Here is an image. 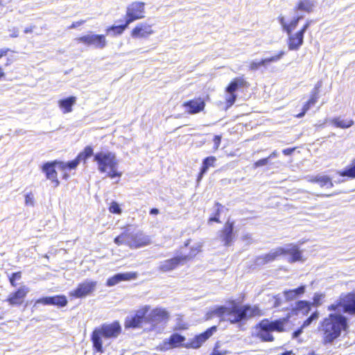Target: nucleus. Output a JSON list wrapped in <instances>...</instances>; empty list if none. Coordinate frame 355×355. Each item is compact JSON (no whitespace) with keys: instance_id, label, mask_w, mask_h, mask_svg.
<instances>
[{"instance_id":"obj_1","label":"nucleus","mask_w":355,"mask_h":355,"mask_svg":"<svg viewBox=\"0 0 355 355\" xmlns=\"http://www.w3.org/2000/svg\"><path fill=\"white\" fill-rule=\"evenodd\" d=\"M227 304L229 306H216L211 311V314L232 324L245 322L251 318L263 315L259 304H246L241 306L235 300H229Z\"/></svg>"},{"instance_id":"obj_2","label":"nucleus","mask_w":355,"mask_h":355,"mask_svg":"<svg viewBox=\"0 0 355 355\" xmlns=\"http://www.w3.org/2000/svg\"><path fill=\"white\" fill-rule=\"evenodd\" d=\"M349 329L348 319L346 316L332 312L324 318L320 322L318 330L322 337L324 345H331L338 340L343 332Z\"/></svg>"},{"instance_id":"obj_3","label":"nucleus","mask_w":355,"mask_h":355,"mask_svg":"<svg viewBox=\"0 0 355 355\" xmlns=\"http://www.w3.org/2000/svg\"><path fill=\"white\" fill-rule=\"evenodd\" d=\"M289 319V315L274 320L263 318L253 327L251 337L260 343H273L275 340L273 333L286 331Z\"/></svg>"},{"instance_id":"obj_4","label":"nucleus","mask_w":355,"mask_h":355,"mask_svg":"<svg viewBox=\"0 0 355 355\" xmlns=\"http://www.w3.org/2000/svg\"><path fill=\"white\" fill-rule=\"evenodd\" d=\"M302 19V17L296 16L288 22L284 16L282 15L277 17L282 30L288 35L287 46L289 51H298L300 49L304 43V33L311 24L312 21L307 20L299 31L293 33V31L297 28Z\"/></svg>"},{"instance_id":"obj_5","label":"nucleus","mask_w":355,"mask_h":355,"mask_svg":"<svg viewBox=\"0 0 355 355\" xmlns=\"http://www.w3.org/2000/svg\"><path fill=\"white\" fill-rule=\"evenodd\" d=\"M121 326L118 320H115L110 324L104 323L100 327L95 328L91 334V341L94 352L103 354L104 349L102 338H116L121 334Z\"/></svg>"},{"instance_id":"obj_6","label":"nucleus","mask_w":355,"mask_h":355,"mask_svg":"<svg viewBox=\"0 0 355 355\" xmlns=\"http://www.w3.org/2000/svg\"><path fill=\"white\" fill-rule=\"evenodd\" d=\"M94 161L96 162L98 171L106 173L107 178L114 179L122 176V172L118 170V160L114 153L98 152L94 155Z\"/></svg>"},{"instance_id":"obj_7","label":"nucleus","mask_w":355,"mask_h":355,"mask_svg":"<svg viewBox=\"0 0 355 355\" xmlns=\"http://www.w3.org/2000/svg\"><path fill=\"white\" fill-rule=\"evenodd\" d=\"M201 248L202 245L198 244L191 247L187 254L174 256L162 261L158 266V270L162 272H167L178 268L179 266L193 259L201 252Z\"/></svg>"},{"instance_id":"obj_8","label":"nucleus","mask_w":355,"mask_h":355,"mask_svg":"<svg viewBox=\"0 0 355 355\" xmlns=\"http://www.w3.org/2000/svg\"><path fill=\"white\" fill-rule=\"evenodd\" d=\"M327 310L339 313L342 311L343 313L355 315V293L349 292L342 294L337 300L327 306Z\"/></svg>"},{"instance_id":"obj_9","label":"nucleus","mask_w":355,"mask_h":355,"mask_svg":"<svg viewBox=\"0 0 355 355\" xmlns=\"http://www.w3.org/2000/svg\"><path fill=\"white\" fill-rule=\"evenodd\" d=\"M150 311V306H141L135 311L133 315L127 317L124 321L125 329H140L143 324L148 322L147 315Z\"/></svg>"},{"instance_id":"obj_10","label":"nucleus","mask_w":355,"mask_h":355,"mask_svg":"<svg viewBox=\"0 0 355 355\" xmlns=\"http://www.w3.org/2000/svg\"><path fill=\"white\" fill-rule=\"evenodd\" d=\"M250 86L249 83L243 76L236 77L233 78L228 85L225 87V92L229 96L225 99V103L227 107H231L236 101V91L239 88H248Z\"/></svg>"},{"instance_id":"obj_11","label":"nucleus","mask_w":355,"mask_h":355,"mask_svg":"<svg viewBox=\"0 0 355 355\" xmlns=\"http://www.w3.org/2000/svg\"><path fill=\"white\" fill-rule=\"evenodd\" d=\"M146 16V3L143 1H135L130 3L127 8L125 20L129 24L142 19Z\"/></svg>"},{"instance_id":"obj_12","label":"nucleus","mask_w":355,"mask_h":355,"mask_svg":"<svg viewBox=\"0 0 355 355\" xmlns=\"http://www.w3.org/2000/svg\"><path fill=\"white\" fill-rule=\"evenodd\" d=\"M218 239L223 244L227 247L230 246L235 240L234 221L227 219L223 227L218 232Z\"/></svg>"},{"instance_id":"obj_13","label":"nucleus","mask_w":355,"mask_h":355,"mask_svg":"<svg viewBox=\"0 0 355 355\" xmlns=\"http://www.w3.org/2000/svg\"><path fill=\"white\" fill-rule=\"evenodd\" d=\"M29 291L27 286L21 285L7 296L6 302L11 306H20L25 302Z\"/></svg>"},{"instance_id":"obj_14","label":"nucleus","mask_w":355,"mask_h":355,"mask_svg":"<svg viewBox=\"0 0 355 355\" xmlns=\"http://www.w3.org/2000/svg\"><path fill=\"white\" fill-rule=\"evenodd\" d=\"M186 338L178 333L172 334L168 338L164 340L158 346V349L166 352L174 348L184 347Z\"/></svg>"},{"instance_id":"obj_15","label":"nucleus","mask_w":355,"mask_h":355,"mask_svg":"<svg viewBox=\"0 0 355 355\" xmlns=\"http://www.w3.org/2000/svg\"><path fill=\"white\" fill-rule=\"evenodd\" d=\"M217 331L216 326H212L207 329L204 332L196 335L190 339L184 345L187 349L200 348L212 335Z\"/></svg>"},{"instance_id":"obj_16","label":"nucleus","mask_w":355,"mask_h":355,"mask_svg":"<svg viewBox=\"0 0 355 355\" xmlns=\"http://www.w3.org/2000/svg\"><path fill=\"white\" fill-rule=\"evenodd\" d=\"M95 281H85L78 284L76 288L69 293V296L73 298H83L91 295L96 286Z\"/></svg>"},{"instance_id":"obj_17","label":"nucleus","mask_w":355,"mask_h":355,"mask_svg":"<svg viewBox=\"0 0 355 355\" xmlns=\"http://www.w3.org/2000/svg\"><path fill=\"white\" fill-rule=\"evenodd\" d=\"M170 318L169 313L163 308H155L147 315L148 323L152 324V329L161 322H166Z\"/></svg>"},{"instance_id":"obj_18","label":"nucleus","mask_w":355,"mask_h":355,"mask_svg":"<svg viewBox=\"0 0 355 355\" xmlns=\"http://www.w3.org/2000/svg\"><path fill=\"white\" fill-rule=\"evenodd\" d=\"M58 160H53L44 163L41 169L45 174L46 178L51 180L54 187H58L60 185V181L58 178V172L55 170V166H58Z\"/></svg>"},{"instance_id":"obj_19","label":"nucleus","mask_w":355,"mask_h":355,"mask_svg":"<svg viewBox=\"0 0 355 355\" xmlns=\"http://www.w3.org/2000/svg\"><path fill=\"white\" fill-rule=\"evenodd\" d=\"M283 253H284V248H277L268 253L257 256L254 259L255 264L257 266H263L273 262L282 257Z\"/></svg>"},{"instance_id":"obj_20","label":"nucleus","mask_w":355,"mask_h":355,"mask_svg":"<svg viewBox=\"0 0 355 355\" xmlns=\"http://www.w3.org/2000/svg\"><path fill=\"white\" fill-rule=\"evenodd\" d=\"M150 243V238L140 231L132 233L130 239L127 242V245L131 249H137L148 245Z\"/></svg>"},{"instance_id":"obj_21","label":"nucleus","mask_w":355,"mask_h":355,"mask_svg":"<svg viewBox=\"0 0 355 355\" xmlns=\"http://www.w3.org/2000/svg\"><path fill=\"white\" fill-rule=\"evenodd\" d=\"M205 101L201 98H195L183 103L182 106L189 114H196L202 112L205 108Z\"/></svg>"},{"instance_id":"obj_22","label":"nucleus","mask_w":355,"mask_h":355,"mask_svg":"<svg viewBox=\"0 0 355 355\" xmlns=\"http://www.w3.org/2000/svg\"><path fill=\"white\" fill-rule=\"evenodd\" d=\"M154 33L153 26L146 23L137 24L130 31V36L134 39L147 38Z\"/></svg>"},{"instance_id":"obj_23","label":"nucleus","mask_w":355,"mask_h":355,"mask_svg":"<svg viewBox=\"0 0 355 355\" xmlns=\"http://www.w3.org/2000/svg\"><path fill=\"white\" fill-rule=\"evenodd\" d=\"M35 303L42 304L43 305H54L58 307H64L67 306L68 301L65 295H58L40 297L36 300Z\"/></svg>"},{"instance_id":"obj_24","label":"nucleus","mask_w":355,"mask_h":355,"mask_svg":"<svg viewBox=\"0 0 355 355\" xmlns=\"http://www.w3.org/2000/svg\"><path fill=\"white\" fill-rule=\"evenodd\" d=\"M137 275V272H136L119 273L109 277L106 281V285L107 286H113L122 281L135 279Z\"/></svg>"},{"instance_id":"obj_25","label":"nucleus","mask_w":355,"mask_h":355,"mask_svg":"<svg viewBox=\"0 0 355 355\" xmlns=\"http://www.w3.org/2000/svg\"><path fill=\"white\" fill-rule=\"evenodd\" d=\"M330 121L335 128L340 129H347L354 125V119L352 117L346 116V115L334 117Z\"/></svg>"},{"instance_id":"obj_26","label":"nucleus","mask_w":355,"mask_h":355,"mask_svg":"<svg viewBox=\"0 0 355 355\" xmlns=\"http://www.w3.org/2000/svg\"><path fill=\"white\" fill-rule=\"evenodd\" d=\"M288 248H284V253H283V256L289 254L290 257L288 259V261L290 263H294L296 261H301L302 259V252L300 250L299 247L294 244H290L288 245Z\"/></svg>"},{"instance_id":"obj_27","label":"nucleus","mask_w":355,"mask_h":355,"mask_svg":"<svg viewBox=\"0 0 355 355\" xmlns=\"http://www.w3.org/2000/svg\"><path fill=\"white\" fill-rule=\"evenodd\" d=\"M315 2L313 0H299L294 7L295 12L311 13L314 10Z\"/></svg>"},{"instance_id":"obj_28","label":"nucleus","mask_w":355,"mask_h":355,"mask_svg":"<svg viewBox=\"0 0 355 355\" xmlns=\"http://www.w3.org/2000/svg\"><path fill=\"white\" fill-rule=\"evenodd\" d=\"M309 181L311 183L318 184L320 187L332 188L334 187L331 178L327 175L312 176Z\"/></svg>"},{"instance_id":"obj_29","label":"nucleus","mask_w":355,"mask_h":355,"mask_svg":"<svg viewBox=\"0 0 355 355\" xmlns=\"http://www.w3.org/2000/svg\"><path fill=\"white\" fill-rule=\"evenodd\" d=\"M306 286L302 285L294 289L284 291L283 294L287 301H292L304 294Z\"/></svg>"},{"instance_id":"obj_30","label":"nucleus","mask_w":355,"mask_h":355,"mask_svg":"<svg viewBox=\"0 0 355 355\" xmlns=\"http://www.w3.org/2000/svg\"><path fill=\"white\" fill-rule=\"evenodd\" d=\"M76 102V97L69 96L58 101V104L64 114L69 113L72 111V107Z\"/></svg>"},{"instance_id":"obj_31","label":"nucleus","mask_w":355,"mask_h":355,"mask_svg":"<svg viewBox=\"0 0 355 355\" xmlns=\"http://www.w3.org/2000/svg\"><path fill=\"white\" fill-rule=\"evenodd\" d=\"M130 227V225L125 226L123 228V232L119 235H118L117 236H116L114 238V242L116 245H118V246H120L121 245H127V242H128V239H130L132 236V232L130 231V228H129Z\"/></svg>"},{"instance_id":"obj_32","label":"nucleus","mask_w":355,"mask_h":355,"mask_svg":"<svg viewBox=\"0 0 355 355\" xmlns=\"http://www.w3.org/2000/svg\"><path fill=\"white\" fill-rule=\"evenodd\" d=\"M338 175L340 177L345 178L346 180L355 179V158L353 159L351 163L347 166L343 170L337 172Z\"/></svg>"},{"instance_id":"obj_33","label":"nucleus","mask_w":355,"mask_h":355,"mask_svg":"<svg viewBox=\"0 0 355 355\" xmlns=\"http://www.w3.org/2000/svg\"><path fill=\"white\" fill-rule=\"evenodd\" d=\"M214 212L209 216L208 218V223H220V214L223 212L224 209V206L219 202H215L214 204Z\"/></svg>"},{"instance_id":"obj_34","label":"nucleus","mask_w":355,"mask_h":355,"mask_svg":"<svg viewBox=\"0 0 355 355\" xmlns=\"http://www.w3.org/2000/svg\"><path fill=\"white\" fill-rule=\"evenodd\" d=\"M319 98V89L318 87H315L309 96V98L304 103L302 108L304 110L309 111L311 107L315 105Z\"/></svg>"},{"instance_id":"obj_35","label":"nucleus","mask_w":355,"mask_h":355,"mask_svg":"<svg viewBox=\"0 0 355 355\" xmlns=\"http://www.w3.org/2000/svg\"><path fill=\"white\" fill-rule=\"evenodd\" d=\"M312 304L306 300H299L295 303L294 311L301 312L303 315H307L311 309Z\"/></svg>"},{"instance_id":"obj_36","label":"nucleus","mask_w":355,"mask_h":355,"mask_svg":"<svg viewBox=\"0 0 355 355\" xmlns=\"http://www.w3.org/2000/svg\"><path fill=\"white\" fill-rule=\"evenodd\" d=\"M92 45L98 49H103L107 46L106 37L102 34L92 35Z\"/></svg>"},{"instance_id":"obj_37","label":"nucleus","mask_w":355,"mask_h":355,"mask_svg":"<svg viewBox=\"0 0 355 355\" xmlns=\"http://www.w3.org/2000/svg\"><path fill=\"white\" fill-rule=\"evenodd\" d=\"M93 148L91 146H87L77 155L76 157L79 162H83V163H85L87 159L93 155Z\"/></svg>"},{"instance_id":"obj_38","label":"nucleus","mask_w":355,"mask_h":355,"mask_svg":"<svg viewBox=\"0 0 355 355\" xmlns=\"http://www.w3.org/2000/svg\"><path fill=\"white\" fill-rule=\"evenodd\" d=\"M129 24L124 19V22L120 25H112L106 29V32H113L114 35H120L128 28Z\"/></svg>"},{"instance_id":"obj_39","label":"nucleus","mask_w":355,"mask_h":355,"mask_svg":"<svg viewBox=\"0 0 355 355\" xmlns=\"http://www.w3.org/2000/svg\"><path fill=\"white\" fill-rule=\"evenodd\" d=\"M284 55H285L284 51H279L276 55H274L269 58H263L261 60H259L260 66H261V67H266V66L268 64H270V62H277L279 60H281Z\"/></svg>"},{"instance_id":"obj_40","label":"nucleus","mask_w":355,"mask_h":355,"mask_svg":"<svg viewBox=\"0 0 355 355\" xmlns=\"http://www.w3.org/2000/svg\"><path fill=\"white\" fill-rule=\"evenodd\" d=\"M80 164L78 160L75 157L73 160H71L68 162H64L62 161H59L58 163V167L61 171H66V170H72L76 169L78 166V165Z\"/></svg>"},{"instance_id":"obj_41","label":"nucleus","mask_w":355,"mask_h":355,"mask_svg":"<svg viewBox=\"0 0 355 355\" xmlns=\"http://www.w3.org/2000/svg\"><path fill=\"white\" fill-rule=\"evenodd\" d=\"M216 157L215 156H209L203 159L201 168L207 171L210 167H214L216 166Z\"/></svg>"},{"instance_id":"obj_42","label":"nucleus","mask_w":355,"mask_h":355,"mask_svg":"<svg viewBox=\"0 0 355 355\" xmlns=\"http://www.w3.org/2000/svg\"><path fill=\"white\" fill-rule=\"evenodd\" d=\"M21 278H22V272L21 271H17V272H12L8 277V282L12 288H16L17 286V285H18L17 282L21 280Z\"/></svg>"},{"instance_id":"obj_43","label":"nucleus","mask_w":355,"mask_h":355,"mask_svg":"<svg viewBox=\"0 0 355 355\" xmlns=\"http://www.w3.org/2000/svg\"><path fill=\"white\" fill-rule=\"evenodd\" d=\"M324 297V293H315L313 295V301L311 302V304H312V306L315 307L320 306V305H322Z\"/></svg>"},{"instance_id":"obj_44","label":"nucleus","mask_w":355,"mask_h":355,"mask_svg":"<svg viewBox=\"0 0 355 355\" xmlns=\"http://www.w3.org/2000/svg\"><path fill=\"white\" fill-rule=\"evenodd\" d=\"M319 318V313L315 311L312 313L302 323V328H306L311 325L313 321H315Z\"/></svg>"},{"instance_id":"obj_45","label":"nucleus","mask_w":355,"mask_h":355,"mask_svg":"<svg viewBox=\"0 0 355 355\" xmlns=\"http://www.w3.org/2000/svg\"><path fill=\"white\" fill-rule=\"evenodd\" d=\"M76 41L78 43H81L87 46H92V35H85L76 37Z\"/></svg>"},{"instance_id":"obj_46","label":"nucleus","mask_w":355,"mask_h":355,"mask_svg":"<svg viewBox=\"0 0 355 355\" xmlns=\"http://www.w3.org/2000/svg\"><path fill=\"white\" fill-rule=\"evenodd\" d=\"M109 211L110 213L115 214H121L122 212L121 209L119 207V205L115 201L111 202L109 207Z\"/></svg>"},{"instance_id":"obj_47","label":"nucleus","mask_w":355,"mask_h":355,"mask_svg":"<svg viewBox=\"0 0 355 355\" xmlns=\"http://www.w3.org/2000/svg\"><path fill=\"white\" fill-rule=\"evenodd\" d=\"M268 163H269L268 158L266 157V158L260 159L256 161L255 162H254L253 168H257L258 167H261V166L267 165Z\"/></svg>"},{"instance_id":"obj_48","label":"nucleus","mask_w":355,"mask_h":355,"mask_svg":"<svg viewBox=\"0 0 355 355\" xmlns=\"http://www.w3.org/2000/svg\"><path fill=\"white\" fill-rule=\"evenodd\" d=\"M222 136L221 135H215L213 138L214 142V150H217L219 148V146L221 143Z\"/></svg>"},{"instance_id":"obj_49","label":"nucleus","mask_w":355,"mask_h":355,"mask_svg":"<svg viewBox=\"0 0 355 355\" xmlns=\"http://www.w3.org/2000/svg\"><path fill=\"white\" fill-rule=\"evenodd\" d=\"M230 352L228 351H226V350H224V351H220L218 349V345H215L214 349H213V351L212 352L209 354V355H227Z\"/></svg>"},{"instance_id":"obj_50","label":"nucleus","mask_w":355,"mask_h":355,"mask_svg":"<svg viewBox=\"0 0 355 355\" xmlns=\"http://www.w3.org/2000/svg\"><path fill=\"white\" fill-rule=\"evenodd\" d=\"M25 203L26 205L33 206L34 205V196L33 194L30 192L25 196Z\"/></svg>"},{"instance_id":"obj_51","label":"nucleus","mask_w":355,"mask_h":355,"mask_svg":"<svg viewBox=\"0 0 355 355\" xmlns=\"http://www.w3.org/2000/svg\"><path fill=\"white\" fill-rule=\"evenodd\" d=\"M261 67L259 61H252L248 66L249 70L257 71Z\"/></svg>"},{"instance_id":"obj_52","label":"nucleus","mask_w":355,"mask_h":355,"mask_svg":"<svg viewBox=\"0 0 355 355\" xmlns=\"http://www.w3.org/2000/svg\"><path fill=\"white\" fill-rule=\"evenodd\" d=\"M85 22H86V20H83V19H81V20H79L77 21H73L71 24L70 26H69L68 28L69 29L76 28L77 27L83 25Z\"/></svg>"},{"instance_id":"obj_53","label":"nucleus","mask_w":355,"mask_h":355,"mask_svg":"<svg viewBox=\"0 0 355 355\" xmlns=\"http://www.w3.org/2000/svg\"><path fill=\"white\" fill-rule=\"evenodd\" d=\"M304 328H302V325H301L298 329H297L295 331L293 332L292 337L293 338H296L302 333L303 329Z\"/></svg>"},{"instance_id":"obj_54","label":"nucleus","mask_w":355,"mask_h":355,"mask_svg":"<svg viewBox=\"0 0 355 355\" xmlns=\"http://www.w3.org/2000/svg\"><path fill=\"white\" fill-rule=\"evenodd\" d=\"M207 173V171H204L203 169H202L200 168V171L197 175V178H196V182L198 183V184L201 182L202 178H203V175Z\"/></svg>"},{"instance_id":"obj_55","label":"nucleus","mask_w":355,"mask_h":355,"mask_svg":"<svg viewBox=\"0 0 355 355\" xmlns=\"http://www.w3.org/2000/svg\"><path fill=\"white\" fill-rule=\"evenodd\" d=\"M12 51L8 48L0 49V59H1L3 57H5L8 53V52Z\"/></svg>"},{"instance_id":"obj_56","label":"nucleus","mask_w":355,"mask_h":355,"mask_svg":"<svg viewBox=\"0 0 355 355\" xmlns=\"http://www.w3.org/2000/svg\"><path fill=\"white\" fill-rule=\"evenodd\" d=\"M295 148H288L284 149L282 150V153L284 155H290L293 153V151L295 150Z\"/></svg>"},{"instance_id":"obj_57","label":"nucleus","mask_w":355,"mask_h":355,"mask_svg":"<svg viewBox=\"0 0 355 355\" xmlns=\"http://www.w3.org/2000/svg\"><path fill=\"white\" fill-rule=\"evenodd\" d=\"M274 299L275 300L274 306L275 307L280 306V304L282 303L280 297L279 295H276V296H274Z\"/></svg>"},{"instance_id":"obj_58","label":"nucleus","mask_w":355,"mask_h":355,"mask_svg":"<svg viewBox=\"0 0 355 355\" xmlns=\"http://www.w3.org/2000/svg\"><path fill=\"white\" fill-rule=\"evenodd\" d=\"M307 112V111L304 110V108L302 107V110L300 113H298L297 114L295 115V118H297V119H300L302 117H303L306 113Z\"/></svg>"},{"instance_id":"obj_59","label":"nucleus","mask_w":355,"mask_h":355,"mask_svg":"<svg viewBox=\"0 0 355 355\" xmlns=\"http://www.w3.org/2000/svg\"><path fill=\"white\" fill-rule=\"evenodd\" d=\"M159 213V209L157 208H152L150 210V214L152 215H157Z\"/></svg>"},{"instance_id":"obj_60","label":"nucleus","mask_w":355,"mask_h":355,"mask_svg":"<svg viewBox=\"0 0 355 355\" xmlns=\"http://www.w3.org/2000/svg\"><path fill=\"white\" fill-rule=\"evenodd\" d=\"M6 76V73L4 72V70L3 67L0 65V80Z\"/></svg>"},{"instance_id":"obj_61","label":"nucleus","mask_w":355,"mask_h":355,"mask_svg":"<svg viewBox=\"0 0 355 355\" xmlns=\"http://www.w3.org/2000/svg\"><path fill=\"white\" fill-rule=\"evenodd\" d=\"M191 241V239H187V240L184 242V245H183V246H184V247H185V248H187V247L189 245V244H190Z\"/></svg>"},{"instance_id":"obj_62","label":"nucleus","mask_w":355,"mask_h":355,"mask_svg":"<svg viewBox=\"0 0 355 355\" xmlns=\"http://www.w3.org/2000/svg\"><path fill=\"white\" fill-rule=\"evenodd\" d=\"M277 155V153L276 151H273L270 155L267 157L268 158V160L271 158L275 157Z\"/></svg>"},{"instance_id":"obj_63","label":"nucleus","mask_w":355,"mask_h":355,"mask_svg":"<svg viewBox=\"0 0 355 355\" xmlns=\"http://www.w3.org/2000/svg\"><path fill=\"white\" fill-rule=\"evenodd\" d=\"M292 354H293V351L290 350V351H286L284 352H282L280 355H292Z\"/></svg>"},{"instance_id":"obj_64","label":"nucleus","mask_w":355,"mask_h":355,"mask_svg":"<svg viewBox=\"0 0 355 355\" xmlns=\"http://www.w3.org/2000/svg\"><path fill=\"white\" fill-rule=\"evenodd\" d=\"M187 329H188V326L187 324H182L178 328V329H179V330H185Z\"/></svg>"}]
</instances>
